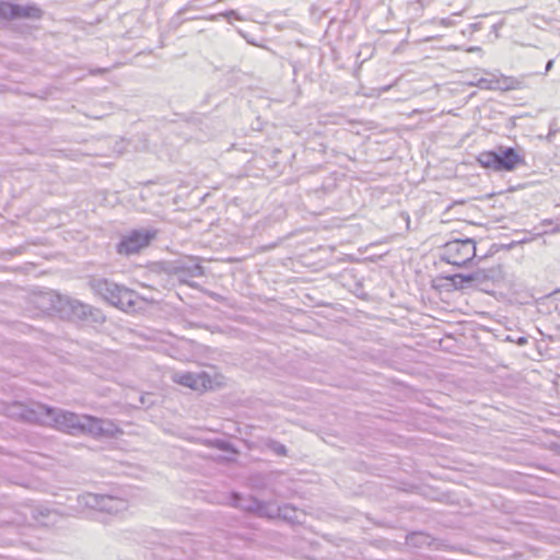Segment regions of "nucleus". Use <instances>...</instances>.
I'll use <instances>...</instances> for the list:
<instances>
[{"label":"nucleus","mask_w":560,"mask_h":560,"mask_svg":"<svg viewBox=\"0 0 560 560\" xmlns=\"http://www.w3.org/2000/svg\"><path fill=\"white\" fill-rule=\"evenodd\" d=\"M494 281V276L483 269L469 273L440 275L432 280V287L440 292L483 290L485 285Z\"/></svg>","instance_id":"f257e3e1"},{"label":"nucleus","mask_w":560,"mask_h":560,"mask_svg":"<svg viewBox=\"0 0 560 560\" xmlns=\"http://www.w3.org/2000/svg\"><path fill=\"white\" fill-rule=\"evenodd\" d=\"M62 417L70 433L83 432L100 422L98 419L90 416L83 417L82 420L74 413H66Z\"/></svg>","instance_id":"0eeeda50"},{"label":"nucleus","mask_w":560,"mask_h":560,"mask_svg":"<svg viewBox=\"0 0 560 560\" xmlns=\"http://www.w3.org/2000/svg\"><path fill=\"white\" fill-rule=\"evenodd\" d=\"M494 90L508 92L523 88V83L515 77L500 74L491 81Z\"/></svg>","instance_id":"6e6552de"},{"label":"nucleus","mask_w":560,"mask_h":560,"mask_svg":"<svg viewBox=\"0 0 560 560\" xmlns=\"http://www.w3.org/2000/svg\"><path fill=\"white\" fill-rule=\"evenodd\" d=\"M173 381L184 387H187L191 390L205 393L208 390H213L218 387L224 385V380L221 374H217L214 376H210L206 372L201 373H192V372H184L178 373L173 376Z\"/></svg>","instance_id":"7ed1b4c3"},{"label":"nucleus","mask_w":560,"mask_h":560,"mask_svg":"<svg viewBox=\"0 0 560 560\" xmlns=\"http://www.w3.org/2000/svg\"><path fill=\"white\" fill-rule=\"evenodd\" d=\"M477 247L470 238L450 241L442 247L441 259L445 262L463 267L476 257Z\"/></svg>","instance_id":"f03ea898"},{"label":"nucleus","mask_w":560,"mask_h":560,"mask_svg":"<svg viewBox=\"0 0 560 560\" xmlns=\"http://www.w3.org/2000/svg\"><path fill=\"white\" fill-rule=\"evenodd\" d=\"M525 165L524 156L513 148L498 152L497 172H512Z\"/></svg>","instance_id":"39448f33"},{"label":"nucleus","mask_w":560,"mask_h":560,"mask_svg":"<svg viewBox=\"0 0 560 560\" xmlns=\"http://www.w3.org/2000/svg\"><path fill=\"white\" fill-rule=\"evenodd\" d=\"M42 11L34 5L20 7L9 2H0V18L1 19H16V18H39Z\"/></svg>","instance_id":"423d86ee"},{"label":"nucleus","mask_w":560,"mask_h":560,"mask_svg":"<svg viewBox=\"0 0 560 560\" xmlns=\"http://www.w3.org/2000/svg\"><path fill=\"white\" fill-rule=\"evenodd\" d=\"M156 233L150 230H135L125 235L117 246L120 255H133L148 247Z\"/></svg>","instance_id":"20e7f679"},{"label":"nucleus","mask_w":560,"mask_h":560,"mask_svg":"<svg viewBox=\"0 0 560 560\" xmlns=\"http://www.w3.org/2000/svg\"><path fill=\"white\" fill-rule=\"evenodd\" d=\"M477 162L481 167L497 172L498 152L483 151L477 156Z\"/></svg>","instance_id":"1a4fd4ad"},{"label":"nucleus","mask_w":560,"mask_h":560,"mask_svg":"<svg viewBox=\"0 0 560 560\" xmlns=\"http://www.w3.org/2000/svg\"><path fill=\"white\" fill-rule=\"evenodd\" d=\"M116 291H117L119 294H121V293L127 294V293H128L126 290L120 289V288H118V287L116 288Z\"/></svg>","instance_id":"9b49d317"},{"label":"nucleus","mask_w":560,"mask_h":560,"mask_svg":"<svg viewBox=\"0 0 560 560\" xmlns=\"http://www.w3.org/2000/svg\"><path fill=\"white\" fill-rule=\"evenodd\" d=\"M553 66V61L552 60H549L547 66H546V71H549Z\"/></svg>","instance_id":"9d476101"}]
</instances>
